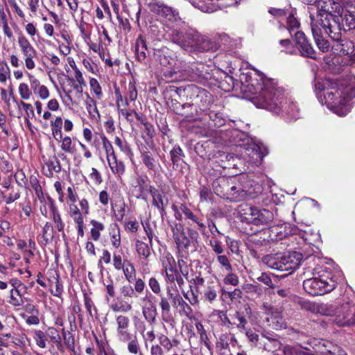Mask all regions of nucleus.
I'll use <instances>...</instances> for the list:
<instances>
[{
  "label": "nucleus",
  "mask_w": 355,
  "mask_h": 355,
  "mask_svg": "<svg viewBox=\"0 0 355 355\" xmlns=\"http://www.w3.org/2000/svg\"><path fill=\"white\" fill-rule=\"evenodd\" d=\"M261 83L251 80L248 86L253 87V103L257 107L268 110L275 114L284 112L291 119H296L299 116V109L296 103L286 99L285 90L278 85L275 79L261 78ZM257 82V80H256Z\"/></svg>",
  "instance_id": "nucleus-1"
},
{
  "label": "nucleus",
  "mask_w": 355,
  "mask_h": 355,
  "mask_svg": "<svg viewBox=\"0 0 355 355\" xmlns=\"http://www.w3.org/2000/svg\"><path fill=\"white\" fill-rule=\"evenodd\" d=\"M315 91L320 103L340 116L349 112V102L355 97L354 87L343 86L338 80H315Z\"/></svg>",
  "instance_id": "nucleus-2"
},
{
  "label": "nucleus",
  "mask_w": 355,
  "mask_h": 355,
  "mask_svg": "<svg viewBox=\"0 0 355 355\" xmlns=\"http://www.w3.org/2000/svg\"><path fill=\"white\" fill-rule=\"evenodd\" d=\"M317 6V19L311 15V22L319 23L329 37L338 38L341 19L340 13L343 11L341 5L334 0H320Z\"/></svg>",
  "instance_id": "nucleus-3"
},
{
  "label": "nucleus",
  "mask_w": 355,
  "mask_h": 355,
  "mask_svg": "<svg viewBox=\"0 0 355 355\" xmlns=\"http://www.w3.org/2000/svg\"><path fill=\"white\" fill-rule=\"evenodd\" d=\"M309 309L320 314L331 317L333 322L339 327L355 326V305L349 301L340 304H312Z\"/></svg>",
  "instance_id": "nucleus-4"
},
{
  "label": "nucleus",
  "mask_w": 355,
  "mask_h": 355,
  "mask_svg": "<svg viewBox=\"0 0 355 355\" xmlns=\"http://www.w3.org/2000/svg\"><path fill=\"white\" fill-rule=\"evenodd\" d=\"M302 259L301 253L294 251L267 254L262 258V261L272 269L286 271L288 274H291L300 266Z\"/></svg>",
  "instance_id": "nucleus-5"
},
{
  "label": "nucleus",
  "mask_w": 355,
  "mask_h": 355,
  "mask_svg": "<svg viewBox=\"0 0 355 355\" xmlns=\"http://www.w3.org/2000/svg\"><path fill=\"white\" fill-rule=\"evenodd\" d=\"M220 48V44L216 40L202 35L196 30H189L187 32V42L184 50L190 52L216 51Z\"/></svg>",
  "instance_id": "nucleus-6"
},
{
  "label": "nucleus",
  "mask_w": 355,
  "mask_h": 355,
  "mask_svg": "<svg viewBox=\"0 0 355 355\" xmlns=\"http://www.w3.org/2000/svg\"><path fill=\"white\" fill-rule=\"evenodd\" d=\"M337 286V280L330 273L320 275L318 277L307 279L303 282L304 291L311 295H322L332 291Z\"/></svg>",
  "instance_id": "nucleus-7"
},
{
  "label": "nucleus",
  "mask_w": 355,
  "mask_h": 355,
  "mask_svg": "<svg viewBox=\"0 0 355 355\" xmlns=\"http://www.w3.org/2000/svg\"><path fill=\"white\" fill-rule=\"evenodd\" d=\"M173 232V237L179 250L195 251L198 246V234L197 232L189 229L188 234L184 230L182 225L180 223H174L171 225Z\"/></svg>",
  "instance_id": "nucleus-8"
},
{
  "label": "nucleus",
  "mask_w": 355,
  "mask_h": 355,
  "mask_svg": "<svg viewBox=\"0 0 355 355\" xmlns=\"http://www.w3.org/2000/svg\"><path fill=\"white\" fill-rule=\"evenodd\" d=\"M148 9L154 14L164 18L166 21L178 25L184 24L180 17L179 12L160 0H146Z\"/></svg>",
  "instance_id": "nucleus-9"
},
{
  "label": "nucleus",
  "mask_w": 355,
  "mask_h": 355,
  "mask_svg": "<svg viewBox=\"0 0 355 355\" xmlns=\"http://www.w3.org/2000/svg\"><path fill=\"white\" fill-rule=\"evenodd\" d=\"M166 289L167 295L172 301L173 306L179 307L180 314L190 318L193 315V310L180 295L176 285H167Z\"/></svg>",
  "instance_id": "nucleus-10"
},
{
  "label": "nucleus",
  "mask_w": 355,
  "mask_h": 355,
  "mask_svg": "<svg viewBox=\"0 0 355 355\" xmlns=\"http://www.w3.org/2000/svg\"><path fill=\"white\" fill-rule=\"evenodd\" d=\"M262 307L265 313L269 315L267 318L269 326L276 330H280L286 327V322L282 316L281 309L267 303H263Z\"/></svg>",
  "instance_id": "nucleus-11"
},
{
  "label": "nucleus",
  "mask_w": 355,
  "mask_h": 355,
  "mask_svg": "<svg viewBox=\"0 0 355 355\" xmlns=\"http://www.w3.org/2000/svg\"><path fill=\"white\" fill-rule=\"evenodd\" d=\"M268 153V148L263 145L252 144L245 148L243 156L251 164L259 165Z\"/></svg>",
  "instance_id": "nucleus-12"
},
{
  "label": "nucleus",
  "mask_w": 355,
  "mask_h": 355,
  "mask_svg": "<svg viewBox=\"0 0 355 355\" xmlns=\"http://www.w3.org/2000/svg\"><path fill=\"white\" fill-rule=\"evenodd\" d=\"M197 8L204 12H213L218 9H224L235 6L237 0H199Z\"/></svg>",
  "instance_id": "nucleus-13"
},
{
  "label": "nucleus",
  "mask_w": 355,
  "mask_h": 355,
  "mask_svg": "<svg viewBox=\"0 0 355 355\" xmlns=\"http://www.w3.org/2000/svg\"><path fill=\"white\" fill-rule=\"evenodd\" d=\"M341 26H339V37L338 38L330 37L335 43L332 46L334 53L340 55H352L354 52V44L352 41L347 39H342Z\"/></svg>",
  "instance_id": "nucleus-14"
},
{
  "label": "nucleus",
  "mask_w": 355,
  "mask_h": 355,
  "mask_svg": "<svg viewBox=\"0 0 355 355\" xmlns=\"http://www.w3.org/2000/svg\"><path fill=\"white\" fill-rule=\"evenodd\" d=\"M162 267L166 274V286L175 285V279L179 273L175 259L171 254H167L162 259Z\"/></svg>",
  "instance_id": "nucleus-15"
},
{
  "label": "nucleus",
  "mask_w": 355,
  "mask_h": 355,
  "mask_svg": "<svg viewBox=\"0 0 355 355\" xmlns=\"http://www.w3.org/2000/svg\"><path fill=\"white\" fill-rule=\"evenodd\" d=\"M295 37L297 43V48L301 55L304 57L315 59V52L306 37L304 33L301 31H297L295 33Z\"/></svg>",
  "instance_id": "nucleus-16"
},
{
  "label": "nucleus",
  "mask_w": 355,
  "mask_h": 355,
  "mask_svg": "<svg viewBox=\"0 0 355 355\" xmlns=\"http://www.w3.org/2000/svg\"><path fill=\"white\" fill-rule=\"evenodd\" d=\"M153 58L163 67H168L178 60L177 56L167 47L153 49Z\"/></svg>",
  "instance_id": "nucleus-17"
},
{
  "label": "nucleus",
  "mask_w": 355,
  "mask_h": 355,
  "mask_svg": "<svg viewBox=\"0 0 355 355\" xmlns=\"http://www.w3.org/2000/svg\"><path fill=\"white\" fill-rule=\"evenodd\" d=\"M311 28L313 38L318 49L322 52H327L330 48L329 42L324 37V34L328 35L319 23L311 22Z\"/></svg>",
  "instance_id": "nucleus-18"
},
{
  "label": "nucleus",
  "mask_w": 355,
  "mask_h": 355,
  "mask_svg": "<svg viewBox=\"0 0 355 355\" xmlns=\"http://www.w3.org/2000/svg\"><path fill=\"white\" fill-rule=\"evenodd\" d=\"M150 193L153 198V205L159 210L161 217H164L166 214V207L168 204V198L164 193H160L153 187L150 188Z\"/></svg>",
  "instance_id": "nucleus-19"
},
{
  "label": "nucleus",
  "mask_w": 355,
  "mask_h": 355,
  "mask_svg": "<svg viewBox=\"0 0 355 355\" xmlns=\"http://www.w3.org/2000/svg\"><path fill=\"white\" fill-rule=\"evenodd\" d=\"M214 162L224 169L235 168L237 165L236 161L239 159L232 154L220 150L214 154Z\"/></svg>",
  "instance_id": "nucleus-20"
},
{
  "label": "nucleus",
  "mask_w": 355,
  "mask_h": 355,
  "mask_svg": "<svg viewBox=\"0 0 355 355\" xmlns=\"http://www.w3.org/2000/svg\"><path fill=\"white\" fill-rule=\"evenodd\" d=\"M257 207L248 204H242L239 206V213L243 222L254 225Z\"/></svg>",
  "instance_id": "nucleus-21"
},
{
  "label": "nucleus",
  "mask_w": 355,
  "mask_h": 355,
  "mask_svg": "<svg viewBox=\"0 0 355 355\" xmlns=\"http://www.w3.org/2000/svg\"><path fill=\"white\" fill-rule=\"evenodd\" d=\"M135 47L137 60L141 63H146L148 51L146 39L142 35L137 38Z\"/></svg>",
  "instance_id": "nucleus-22"
},
{
  "label": "nucleus",
  "mask_w": 355,
  "mask_h": 355,
  "mask_svg": "<svg viewBox=\"0 0 355 355\" xmlns=\"http://www.w3.org/2000/svg\"><path fill=\"white\" fill-rule=\"evenodd\" d=\"M141 157L143 164L149 171H155L159 165V161L147 148L141 150Z\"/></svg>",
  "instance_id": "nucleus-23"
},
{
  "label": "nucleus",
  "mask_w": 355,
  "mask_h": 355,
  "mask_svg": "<svg viewBox=\"0 0 355 355\" xmlns=\"http://www.w3.org/2000/svg\"><path fill=\"white\" fill-rule=\"evenodd\" d=\"M274 219L273 213L269 209L257 207L254 225H268Z\"/></svg>",
  "instance_id": "nucleus-24"
},
{
  "label": "nucleus",
  "mask_w": 355,
  "mask_h": 355,
  "mask_svg": "<svg viewBox=\"0 0 355 355\" xmlns=\"http://www.w3.org/2000/svg\"><path fill=\"white\" fill-rule=\"evenodd\" d=\"M49 282L50 287H55V289L51 288L50 290L51 294L55 297H60L63 293V286L60 282V276L56 271L50 273Z\"/></svg>",
  "instance_id": "nucleus-25"
},
{
  "label": "nucleus",
  "mask_w": 355,
  "mask_h": 355,
  "mask_svg": "<svg viewBox=\"0 0 355 355\" xmlns=\"http://www.w3.org/2000/svg\"><path fill=\"white\" fill-rule=\"evenodd\" d=\"M196 103H200L202 110L208 107L213 101V96L209 92L202 88H196Z\"/></svg>",
  "instance_id": "nucleus-26"
},
{
  "label": "nucleus",
  "mask_w": 355,
  "mask_h": 355,
  "mask_svg": "<svg viewBox=\"0 0 355 355\" xmlns=\"http://www.w3.org/2000/svg\"><path fill=\"white\" fill-rule=\"evenodd\" d=\"M180 210L185 216L187 219L191 220L193 223H196L198 229L200 231L205 230V225L202 222V218L198 217L193 212L184 204H180Z\"/></svg>",
  "instance_id": "nucleus-27"
},
{
  "label": "nucleus",
  "mask_w": 355,
  "mask_h": 355,
  "mask_svg": "<svg viewBox=\"0 0 355 355\" xmlns=\"http://www.w3.org/2000/svg\"><path fill=\"white\" fill-rule=\"evenodd\" d=\"M167 67H168L169 69L166 70L163 73V76L168 81H173L175 79L174 76L178 73L182 72L185 70L184 68V63L180 60L174 63L171 64Z\"/></svg>",
  "instance_id": "nucleus-28"
},
{
  "label": "nucleus",
  "mask_w": 355,
  "mask_h": 355,
  "mask_svg": "<svg viewBox=\"0 0 355 355\" xmlns=\"http://www.w3.org/2000/svg\"><path fill=\"white\" fill-rule=\"evenodd\" d=\"M85 103L91 120L96 122L100 121L101 114L97 109L96 101L89 96H87Z\"/></svg>",
  "instance_id": "nucleus-29"
},
{
  "label": "nucleus",
  "mask_w": 355,
  "mask_h": 355,
  "mask_svg": "<svg viewBox=\"0 0 355 355\" xmlns=\"http://www.w3.org/2000/svg\"><path fill=\"white\" fill-rule=\"evenodd\" d=\"M10 96L11 100H8V106L10 111V114L12 117H15L18 119L21 118L22 114L20 104H22V101H20V103L16 101L15 97L13 96L12 90L10 91Z\"/></svg>",
  "instance_id": "nucleus-30"
},
{
  "label": "nucleus",
  "mask_w": 355,
  "mask_h": 355,
  "mask_svg": "<svg viewBox=\"0 0 355 355\" xmlns=\"http://www.w3.org/2000/svg\"><path fill=\"white\" fill-rule=\"evenodd\" d=\"M169 38L182 49H184L187 42V32L184 33L178 28H172L169 33Z\"/></svg>",
  "instance_id": "nucleus-31"
},
{
  "label": "nucleus",
  "mask_w": 355,
  "mask_h": 355,
  "mask_svg": "<svg viewBox=\"0 0 355 355\" xmlns=\"http://www.w3.org/2000/svg\"><path fill=\"white\" fill-rule=\"evenodd\" d=\"M135 250L140 259L147 260L151 255V246L141 240H136Z\"/></svg>",
  "instance_id": "nucleus-32"
},
{
  "label": "nucleus",
  "mask_w": 355,
  "mask_h": 355,
  "mask_svg": "<svg viewBox=\"0 0 355 355\" xmlns=\"http://www.w3.org/2000/svg\"><path fill=\"white\" fill-rule=\"evenodd\" d=\"M112 172L118 176L122 175L125 172V165L123 162L118 161L116 155L107 159Z\"/></svg>",
  "instance_id": "nucleus-33"
},
{
  "label": "nucleus",
  "mask_w": 355,
  "mask_h": 355,
  "mask_svg": "<svg viewBox=\"0 0 355 355\" xmlns=\"http://www.w3.org/2000/svg\"><path fill=\"white\" fill-rule=\"evenodd\" d=\"M340 26L341 31H347L355 28V15L350 13L343 16V11L340 12Z\"/></svg>",
  "instance_id": "nucleus-34"
},
{
  "label": "nucleus",
  "mask_w": 355,
  "mask_h": 355,
  "mask_svg": "<svg viewBox=\"0 0 355 355\" xmlns=\"http://www.w3.org/2000/svg\"><path fill=\"white\" fill-rule=\"evenodd\" d=\"M24 53L26 55L25 59L26 66L28 69H31L35 67V62L32 60L33 57L36 55L35 51L30 46L27 41L24 40Z\"/></svg>",
  "instance_id": "nucleus-35"
},
{
  "label": "nucleus",
  "mask_w": 355,
  "mask_h": 355,
  "mask_svg": "<svg viewBox=\"0 0 355 355\" xmlns=\"http://www.w3.org/2000/svg\"><path fill=\"white\" fill-rule=\"evenodd\" d=\"M217 288L214 284L208 285L202 292V297L205 302L212 304L217 297Z\"/></svg>",
  "instance_id": "nucleus-36"
},
{
  "label": "nucleus",
  "mask_w": 355,
  "mask_h": 355,
  "mask_svg": "<svg viewBox=\"0 0 355 355\" xmlns=\"http://www.w3.org/2000/svg\"><path fill=\"white\" fill-rule=\"evenodd\" d=\"M121 270H123L124 276L129 283H132L136 279V270L130 261L125 259L124 268Z\"/></svg>",
  "instance_id": "nucleus-37"
},
{
  "label": "nucleus",
  "mask_w": 355,
  "mask_h": 355,
  "mask_svg": "<svg viewBox=\"0 0 355 355\" xmlns=\"http://www.w3.org/2000/svg\"><path fill=\"white\" fill-rule=\"evenodd\" d=\"M208 115L214 126L220 128L225 124L226 119L221 112L211 110L209 111Z\"/></svg>",
  "instance_id": "nucleus-38"
},
{
  "label": "nucleus",
  "mask_w": 355,
  "mask_h": 355,
  "mask_svg": "<svg viewBox=\"0 0 355 355\" xmlns=\"http://www.w3.org/2000/svg\"><path fill=\"white\" fill-rule=\"evenodd\" d=\"M195 325L198 334L200 336V342L202 343L205 347L209 349L211 347V342L208 338L207 331L205 329L203 324L200 322L198 321L196 322Z\"/></svg>",
  "instance_id": "nucleus-39"
},
{
  "label": "nucleus",
  "mask_w": 355,
  "mask_h": 355,
  "mask_svg": "<svg viewBox=\"0 0 355 355\" xmlns=\"http://www.w3.org/2000/svg\"><path fill=\"white\" fill-rule=\"evenodd\" d=\"M90 223L92 225L90 231L92 239L96 241L100 239L101 232L105 228L104 225L96 220H92Z\"/></svg>",
  "instance_id": "nucleus-40"
},
{
  "label": "nucleus",
  "mask_w": 355,
  "mask_h": 355,
  "mask_svg": "<svg viewBox=\"0 0 355 355\" xmlns=\"http://www.w3.org/2000/svg\"><path fill=\"white\" fill-rule=\"evenodd\" d=\"M71 67L73 68L75 72V78L77 81V84L74 85L73 87L76 90H77L79 92H82L83 91V86H85V81L84 80V78L83 76L82 72L77 68L76 65L74 64V65L71 64Z\"/></svg>",
  "instance_id": "nucleus-41"
},
{
  "label": "nucleus",
  "mask_w": 355,
  "mask_h": 355,
  "mask_svg": "<svg viewBox=\"0 0 355 355\" xmlns=\"http://www.w3.org/2000/svg\"><path fill=\"white\" fill-rule=\"evenodd\" d=\"M110 234L112 246L118 248L121 245V235L120 230L116 224L113 225V227L110 232Z\"/></svg>",
  "instance_id": "nucleus-42"
},
{
  "label": "nucleus",
  "mask_w": 355,
  "mask_h": 355,
  "mask_svg": "<svg viewBox=\"0 0 355 355\" xmlns=\"http://www.w3.org/2000/svg\"><path fill=\"white\" fill-rule=\"evenodd\" d=\"M114 216L117 221H122L125 215V204L123 201H119L112 207Z\"/></svg>",
  "instance_id": "nucleus-43"
},
{
  "label": "nucleus",
  "mask_w": 355,
  "mask_h": 355,
  "mask_svg": "<svg viewBox=\"0 0 355 355\" xmlns=\"http://www.w3.org/2000/svg\"><path fill=\"white\" fill-rule=\"evenodd\" d=\"M136 186H135V191L137 192L136 197L137 198H144V195L145 194L146 189H147V185L146 180L141 178L139 177L136 180Z\"/></svg>",
  "instance_id": "nucleus-44"
},
{
  "label": "nucleus",
  "mask_w": 355,
  "mask_h": 355,
  "mask_svg": "<svg viewBox=\"0 0 355 355\" xmlns=\"http://www.w3.org/2000/svg\"><path fill=\"white\" fill-rule=\"evenodd\" d=\"M211 40H216L220 44V47L224 46L226 49H231L232 47V40L230 37L225 33H217Z\"/></svg>",
  "instance_id": "nucleus-45"
},
{
  "label": "nucleus",
  "mask_w": 355,
  "mask_h": 355,
  "mask_svg": "<svg viewBox=\"0 0 355 355\" xmlns=\"http://www.w3.org/2000/svg\"><path fill=\"white\" fill-rule=\"evenodd\" d=\"M171 159L174 165L178 164L179 162L184 157L182 149L180 146H175L170 151Z\"/></svg>",
  "instance_id": "nucleus-46"
},
{
  "label": "nucleus",
  "mask_w": 355,
  "mask_h": 355,
  "mask_svg": "<svg viewBox=\"0 0 355 355\" xmlns=\"http://www.w3.org/2000/svg\"><path fill=\"white\" fill-rule=\"evenodd\" d=\"M300 27V23L297 19L293 16V15L290 14L287 17V26L286 28L288 31L291 35L297 31V30Z\"/></svg>",
  "instance_id": "nucleus-47"
},
{
  "label": "nucleus",
  "mask_w": 355,
  "mask_h": 355,
  "mask_svg": "<svg viewBox=\"0 0 355 355\" xmlns=\"http://www.w3.org/2000/svg\"><path fill=\"white\" fill-rule=\"evenodd\" d=\"M171 298L164 296V295H160V302L159 306L161 308L162 315L164 317V315H168L171 312V305L169 303V300Z\"/></svg>",
  "instance_id": "nucleus-48"
},
{
  "label": "nucleus",
  "mask_w": 355,
  "mask_h": 355,
  "mask_svg": "<svg viewBox=\"0 0 355 355\" xmlns=\"http://www.w3.org/2000/svg\"><path fill=\"white\" fill-rule=\"evenodd\" d=\"M142 313L144 318L149 322L153 323L155 321L156 315H157V309L156 308H146L142 307Z\"/></svg>",
  "instance_id": "nucleus-49"
},
{
  "label": "nucleus",
  "mask_w": 355,
  "mask_h": 355,
  "mask_svg": "<svg viewBox=\"0 0 355 355\" xmlns=\"http://www.w3.org/2000/svg\"><path fill=\"white\" fill-rule=\"evenodd\" d=\"M22 302V295L21 294L20 289L18 287L12 288L10 291V303L14 306H19Z\"/></svg>",
  "instance_id": "nucleus-50"
},
{
  "label": "nucleus",
  "mask_w": 355,
  "mask_h": 355,
  "mask_svg": "<svg viewBox=\"0 0 355 355\" xmlns=\"http://www.w3.org/2000/svg\"><path fill=\"white\" fill-rule=\"evenodd\" d=\"M101 139L103 148L105 150L107 155V159L115 155L113 146L108 139L105 135H102Z\"/></svg>",
  "instance_id": "nucleus-51"
},
{
  "label": "nucleus",
  "mask_w": 355,
  "mask_h": 355,
  "mask_svg": "<svg viewBox=\"0 0 355 355\" xmlns=\"http://www.w3.org/2000/svg\"><path fill=\"white\" fill-rule=\"evenodd\" d=\"M116 322L117 324L116 330L126 329L129 327L130 319L125 315H118L116 318Z\"/></svg>",
  "instance_id": "nucleus-52"
},
{
  "label": "nucleus",
  "mask_w": 355,
  "mask_h": 355,
  "mask_svg": "<svg viewBox=\"0 0 355 355\" xmlns=\"http://www.w3.org/2000/svg\"><path fill=\"white\" fill-rule=\"evenodd\" d=\"M40 312L35 311L32 314H24V319L26 320V324L28 325H36L40 322Z\"/></svg>",
  "instance_id": "nucleus-53"
},
{
  "label": "nucleus",
  "mask_w": 355,
  "mask_h": 355,
  "mask_svg": "<svg viewBox=\"0 0 355 355\" xmlns=\"http://www.w3.org/2000/svg\"><path fill=\"white\" fill-rule=\"evenodd\" d=\"M228 135L230 137V141L236 145H237L239 141L243 140V138L245 137V135L237 129L231 130Z\"/></svg>",
  "instance_id": "nucleus-54"
},
{
  "label": "nucleus",
  "mask_w": 355,
  "mask_h": 355,
  "mask_svg": "<svg viewBox=\"0 0 355 355\" xmlns=\"http://www.w3.org/2000/svg\"><path fill=\"white\" fill-rule=\"evenodd\" d=\"M62 337H63L64 344L67 345V347L69 349H73L74 339H73V337L72 334H71V332H69L68 331H65L64 329H62Z\"/></svg>",
  "instance_id": "nucleus-55"
},
{
  "label": "nucleus",
  "mask_w": 355,
  "mask_h": 355,
  "mask_svg": "<svg viewBox=\"0 0 355 355\" xmlns=\"http://www.w3.org/2000/svg\"><path fill=\"white\" fill-rule=\"evenodd\" d=\"M114 144L123 153H125L126 154H132L131 148H130L129 144L125 141H122L119 137H115Z\"/></svg>",
  "instance_id": "nucleus-56"
},
{
  "label": "nucleus",
  "mask_w": 355,
  "mask_h": 355,
  "mask_svg": "<svg viewBox=\"0 0 355 355\" xmlns=\"http://www.w3.org/2000/svg\"><path fill=\"white\" fill-rule=\"evenodd\" d=\"M117 337L121 342L125 343L133 338L136 335L132 334L126 329L116 330Z\"/></svg>",
  "instance_id": "nucleus-57"
},
{
  "label": "nucleus",
  "mask_w": 355,
  "mask_h": 355,
  "mask_svg": "<svg viewBox=\"0 0 355 355\" xmlns=\"http://www.w3.org/2000/svg\"><path fill=\"white\" fill-rule=\"evenodd\" d=\"M128 342V352L132 354H137L140 349L137 336H134L133 338H132Z\"/></svg>",
  "instance_id": "nucleus-58"
},
{
  "label": "nucleus",
  "mask_w": 355,
  "mask_h": 355,
  "mask_svg": "<svg viewBox=\"0 0 355 355\" xmlns=\"http://www.w3.org/2000/svg\"><path fill=\"white\" fill-rule=\"evenodd\" d=\"M62 125V120L60 117H57L55 120L51 123V129L53 134L55 137L56 135H59L60 137H62L61 128Z\"/></svg>",
  "instance_id": "nucleus-59"
},
{
  "label": "nucleus",
  "mask_w": 355,
  "mask_h": 355,
  "mask_svg": "<svg viewBox=\"0 0 355 355\" xmlns=\"http://www.w3.org/2000/svg\"><path fill=\"white\" fill-rule=\"evenodd\" d=\"M126 97L130 101H135L137 98V90L134 83H129Z\"/></svg>",
  "instance_id": "nucleus-60"
},
{
  "label": "nucleus",
  "mask_w": 355,
  "mask_h": 355,
  "mask_svg": "<svg viewBox=\"0 0 355 355\" xmlns=\"http://www.w3.org/2000/svg\"><path fill=\"white\" fill-rule=\"evenodd\" d=\"M120 291H121V294L124 297L132 298V297H137L134 288L130 285H125V286H122L120 289Z\"/></svg>",
  "instance_id": "nucleus-61"
},
{
  "label": "nucleus",
  "mask_w": 355,
  "mask_h": 355,
  "mask_svg": "<svg viewBox=\"0 0 355 355\" xmlns=\"http://www.w3.org/2000/svg\"><path fill=\"white\" fill-rule=\"evenodd\" d=\"M34 339L36 341L37 345L41 347H46V336L44 333L41 331H37L34 333Z\"/></svg>",
  "instance_id": "nucleus-62"
},
{
  "label": "nucleus",
  "mask_w": 355,
  "mask_h": 355,
  "mask_svg": "<svg viewBox=\"0 0 355 355\" xmlns=\"http://www.w3.org/2000/svg\"><path fill=\"white\" fill-rule=\"evenodd\" d=\"M125 260H122V257L120 254L117 252H114L113 254V266L114 268L117 270H121V268H124Z\"/></svg>",
  "instance_id": "nucleus-63"
},
{
  "label": "nucleus",
  "mask_w": 355,
  "mask_h": 355,
  "mask_svg": "<svg viewBox=\"0 0 355 355\" xmlns=\"http://www.w3.org/2000/svg\"><path fill=\"white\" fill-rule=\"evenodd\" d=\"M159 345L163 347L166 352H169L172 349V343L171 340L165 335L161 334L158 337Z\"/></svg>",
  "instance_id": "nucleus-64"
}]
</instances>
